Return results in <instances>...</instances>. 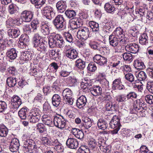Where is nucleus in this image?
<instances>
[{"instance_id":"c03bdc74","label":"nucleus","mask_w":153,"mask_h":153,"mask_svg":"<svg viewBox=\"0 0 153 153\" xmlns=\"http://www.w3.org/2000/svg\"><path fill=\"white\" fill-rule=\"evenodd\" d=\"M8 133V129L4 126H0V136L1 137H5Z\"/></svg>"},{"instance_id":"412c9836","label":"nucleus","mask_w":153,"mask_h":153,"mask_svg":"<svg viewBox=\"0 0 153 153\" xmlns=\"http://www.w3.org/2000/svg\"><path fill=\"white\" fill-rule=\"evenodd\" d=\"M18 52L15 48H12L7 51L6 56L11 59H14L17 56Z\"/></svg>"},{"instance_id":"a211bd4d","label":"nucleus","mask_w":153,"mask_h":153,"mask_svg":"<svg viewBox=\"0 0 153 153\" xmlns=\"http://www.w3.org/2000/svg\"><path fill=\"white\" fill-rule=\"evenodd\" d=\"M65 56L68 58L73 60L77 58L78 53L76 50L70 48L66 51Z\"/></svg>"},{"instance_id":"338daca9","label":"nucleus","mask_w":153,"mask_h":153,"mask_svg":"<svg viewBox=\"0 0 153 153\" xmlns=\"http://www.w3.org/2000/svg\"><path fill=\"white\" fill-rule=\"evenodd\" d=\"M31 53L28 51H26L23 52L22 55L27 60H29L31 59Z\"/></svg>"},{"instance_id":"4d7b16f0","label":"nucleus","mask_w":153,"mask_h":153,"mask_svg":"<svg viewBox=\"0 0 153 153\" xmlns=\"http://www.w3.org/2000/svg\"><path fill=\"white\" fill-rule=\"evenodd\" d=\"M76 153H90V151L88 149L83 146H81L78 149Z\"/></svg>"},{"instance_id":"69168bd1","label":"nucleus","mask_w":153,"mask_h":153,"mask_svg":"<svg viewBox=\"0 0 153 153\" xmlns=\"http://www.w3.org/2000/svg\"><path fill=\"white\" fill-rule=\"evenodd\" d=\"M97 68L95 65L93 63H89L87 67V69L91 72L95 71L97 69Z\"/></svg>"},{"instance_id":"4468645a","label":"nucleus","mask_w":153,"mask_h":153,"mask_svg":"<svg viewBox=\"0 0 153 153\" xmlns=\"http://www.w3.org/2000/svg\"><path fill=\"white\" fill-rule=\"evenodd\" d=\"M94 61L99 65H103L106 64L107 59L100 55L96 54L94 57Z\"/></svg>"},{"instance_id":"ea45409f","label":"nucleus","mask_w":153,"mask_h":153,"mask_svg":"<svg viewBox=\"0 0 153 153\" xmlns=\"http://www.w3.org/2000/svg\"><path fill=\"white\" fill-rule=\"evenodd\" d=\"M136 76L137 79L140 81L145 80L147 77L146 73L143 71H141L138 73H137Z\"/></svg>"},{"instance_id":"7c9ffc66","label":"nucleus","mask_w":153,"mask_h":153,"mask_svg":"<svg viewBox=\"0 0 153 153\" xmlns=\"http://www.w3.org/2000/svg\"><path fill=\"white\" fill-rule=\"evenodd\" d=\"M61 85L60 80L56 79L53 83L52 86L53 91L55 93L57 92L60 90V86Z\"/></svg>"},{"instance_id":"5fc2aeb1","label":"nucleus","mask_w":153,"mask_h":153,"mask_svg":"<svg viewBox=\"0 0 153 153\" xmlns=\"http://www.w3.org/2000/svg\"><path fill=\"white\" fill-rule=\"evenodd\" d=\"M66 81L70 84L71 86H73L76 84L77 81L74 76H70L66 79Z\"/></svg>"},{"instance_id":"c85d7f7f","label":"nucleus","mask_w":153,"mask_h":153,"mask_svg":"<svg viewBox=\"0 0 153 153\" xmlns=\"http://www.w3.org/2000/svg\"><path fill=\"white\" fill-rule=\"evenodd\" d=\"M40 31L43 35H48L50 33L49 26L46 24H42L40 26Z\"/></svg>"},{"instance_id":"1a4fd4ad","label":"nucleus","mask_w":153,"mask_h":153,"mask_svg":"<svg viewBox=\"0 0 153 153\" xmlns=\"http://www.w3.org/2000/svg\"><path fill=\"white\" fill-rule=\"evenodd\" d=\"M29 42L28 36L27 35H22L20 38L18 46L22 49L25 48L29 44Z\"/></svg>"},{"instance_id":"aec40b11","label":"nucleus","mask_w":153,"mask_h":153,"mask_svg":"<svg viewBox=\"0 0 153 153\" xmlns=\"http://www.w3.org/2000/svg\"><path fill=\"white\" fill-rule=\"evenodd\" d=\"M90 90L91 94L94 96H97L102 94V89L99 86H94L90 88Z\"/></svg>"},{"instance_id":"c756f323","label":"nucleus","mask_w":153,"mask_h":153,"mask_svg":"<svg viewBox=\"0 0 153 153\" xmlns=\"http://www.w3.org/2000/svg\"><path fill=\"white\" fill-rule=\"evenodd\" d=\"M33 40L34 46L36 48L38 44H39V43H40L43 40L41 39V37L39 35V34L38 33H37L34 35Z\"/></svg>"},{"instance_id":"ddd939ff","label":"nucleus","mask_w":153,"mask_h":153,"mask_svg":"<svg viewBox=\"0 0 153 153\" xmlns=\"http://www.w3.org/2000/svg\"><path fill=\"white\" fill-rule=\"evenodd\" d=\"M33 14L32 12L25 10L21 13V17L25 22H30L32 20Z\"/></svg>"},{"instance_id":"20e7f679","label":"nucleus","mask_w":153,"mask_h":153,"mask_svg":"<svg viewBox=\"0 0 153 153\" xmlns=\"http://www.w3.org/2000/svg\"><path fill=\"white\" fill-rule=\"evenodd\" d=\"M110 45L114 47L116 51L120 52L122 50L123 47L121 45L122 41L114 37L113 35H110L109 38Z\"/></svg>"},{"instance_id":"09e8293b","label":"nucleus","mask_w":153,"mask_h":153,"mask_svg":"<svg viewBox=\"0 0 153 153\" xmlns=\"http://www.w3.org/2000/svg\"><path fill=\"white\" fill-rule=\"evenodd\" d=\"M7 105L6 102L2 101H0V113H4L7 109Z\"/></svg>"},{"instance_id":"2eb2a0df","label":"nucleus","mask_w":153,"mask_h":153,"mask_svg":"<svg viewBox=\"0 0 153 153\" xmlns=\"http://www.w3.org/2000/svg\"><path fill=\"white\" fill-rule=\"evenodd\" d=\"M125 49L128 52L136 53L139 51V46L137 44L135 43H130L126 46Z\"/></svg>"},{"instance_id":"49530a36","label":"nucleus","mask_w":153,"mask_h":153,"mask_svg":"<svg viewBox=\"0 0 153 153\" xmlns=\"http://www.w3.org/2000/svg\"><path fill=\"white\" fill-rule=\"evenodd\" d=\"M126 100H133L134 99L136 98L137 95L134 92L131 91L128 92L126 95H125Z\"/></svg>"},{"instance_id":"052dcab7","label":"nucleus","mask_w":153,"mask_h":153,"mask_svg":"<svg viewBox=\"0 0 153 153\" xmlns=\"http://www.w3.org/2000/svg\"><path fill=\"white\" fill-rule=\"evenodd\" d=\"M64 36L66 41L71 43L73 41V38L72 35L68 33L65 32L64 33Z\"/></svg>"},{"instance_id":"f8f14e48","label":"nucleus","mask_w":153,"mask_h":153,"mask_svg":"<svg viewBox=\"0 0 153 153\" xmlns=\"http://www.w3.org/2000/svg\"><path fill=\"white\" fill-rule=\"evenodd\" d=\"M66 145L67 147L72 149H76L79 145L77 140L75 138H68L66 141Z\"/></svg>"},{"instance_id":"72a5a7b5","label":"nucleus","mask_w":153,"mask_h":153,"mask_svg":"<svg viewBox=\"0 0 153 153\" xmlns=\"http://www.w3.org/2000/svg\"><path fill=\"white\" fill-rule=\"evenodd\" d=\"M138 105L139 104H138V102L137 101L136 104H134L133 111H135L136 112H134V113H136L137 114H139L141 116H144V113H143V111H142V108L139 107Z\"/></svg>"},{"instance_id":"9d476101","label":"nucleus","mask_w":153,"mask_h":153,"mask_svg":"<svg viewBox=\"0 0 153 153\" xmlns=\"http://www.w3.org/2000/svg\"><path fill=\"white\" fill-rule=\"evenodd\" d=\"M24 148L27 152L31 153L33 152V150L36 149V146L35 143L33 140H27L25 142Z\"/></svg>"},{"instance_id":"774afa93","label":"nucleus","mask_w":153,"mask_h":153,"mask_svg":"<svg viewBox=\"0 0 153 153\" xmlns=\"http://www.w3.org/2000/svg\"><path fill=\"white\" fill-rule=\"evenodd\" d=\"M145 99L146 102L150 104L153 103V96L149 94L146 95L145 97Z\"/></svg>"},{"instance_id":"f3484780","label":"nucleus","mask_w":153,"mask_h":153,"mask_svg":"<svg viewBox=\"0 0 153 153\" xmlns=\"http://www.w3.org/2000/svg\"><path fill=\"white\" fill-rule=\"evenodd\" d=\"M111 35L116 37L120 40L123 42V39L124 37V35L123 33V29L120 27L116 28V30L113 32Z\"/></svg>"},{"instance_id":"2f4dec72","label":"nucleus","mask_w":153,"mask_h":153,"mask_svg":"<svg viewBox=\"0 0 153 153\" xmlns=\"http://www.w3.org/2000/svg\"><path fill=\"white\" fill-rule=\"evenodd\" d=\"M134 67L137 69L142 70L145 68V66L144 63L139 60L134 61Z\"/></svg>"},{"instance_id":"6e6552de","label":"nucleus","mask_w":153,"mask_h":153,"mask_svg":"<svg viewBox=\"0 0 153 153\" xmlns=\"http://www.w3.org/2000/svg\"><path fill=\"white\" fill-rule=\"evenodd\" d=\"M90 32L88 28H80L77 32V38L81 40H86L89 36Z\"/></svg>"},{"instance_id":"3c124183","label":"nucleus","mask_w":153,"mask_h":153,"mask_svg":"<svg viewBox=\"0 0 153 153\" xmlns=\"http://www.w3.org/2000/svg\"><path fill=\"white\" fill-rule=\"evenodd\" d=\"M36 129L40 133H43L46 131V128L43 124L38 123L36 126Z\"/></svg>"},{"instance_id":"de8ad7c7","label":"nucleus","mask_w":153,"mask_h":153,"mask_svg":"<svg viewBox=\"0 0 153 153\" xmlns=\"http://www.w3.org/2000/svg\"><path fill=\"white\" fill-rule=\"evenodd\" d=\"M62 95L64 97H72L73 93L70 89L68 88H66L62 92Z\"/></svg>"},{"instance_id":"393cba45","label":"nucleus","mask_w":153,"mask_h":153,"mask_svg":"<svg viewBox=\"0 0 153 153\" xmlns=\"http://www.w3.org/2000/svg\"><path fill=\"white\" fill-rule=\"evenodd\" d=\"M56 7L58 11L61 13H63L66 7V2L63 1H58L56 3Z\"/></svg>"},{"instance_id":"7ed1b4c3","label":"nucleus","mask_w":153,"mask_h":153,"mask_svg":"<svg viewBox=\"0 0 153 153\" xmlns=\"http://www.w3.org/2000/svg\"><path fill=\"white\" fill-rule=\"evenodd\" d=\"M40 110L39 108H33L28 116L27 118L30 123H35L39 121L41 117Z\"/></svg>"},{"instance_id":"f257e3e1","label":"nucleus","mask_w":153,"mask_h":153,"mask_svg":"<svg viewBox=\"0 0 153 153\" xmlns=\"http://www.w3.org/2000/svg\"><path fill=\"white\" fill-rule=\"evenodd\" d=\"M48 44L51 48L56 47L61 48L65 46V42L62 37L58 34L52 35L49 37Z\"/></svg>"},{"instance_id":"6ab92c4d","label":"nucleus","mask_w":153,"mask_h":153,"mask_svg":"<svg viewBox=\"0 0 153 153\" xmlns=\"http://www.w3.org/2000/svg\"><path fill=\"white\" fill-rule=\"evenodd\" d=\"M87 102L86 97L82 95L77 99L76 105L79 108H81L85 106Z\"/></svg>"},{"instance_id":"58836bf2","label":"nucleus","mask_w":153,"mask_h":153,"mask_svg":"<svg viewBox=\"0 0 153 153\" xmlns=\"http://www.w3.org/2000/svg\"><path fill=\"white\" fill-rule=\"evenodd\" d=\"M65 14L67 18L72 19L76 16V13L74 10L68 9L65 11Z\"/></svg>"},{"instance_id":"cd10ccee","label":"nucleus","mask_w":153,"mask_h":153,"mask_svg":"<svg viewBox=\"0 0 153 153\" xmlns=\"http://www.w3.org/2000/svg\"><path fill=\"white\" fill-rule=\"evenodd\" d=\"M47 42L45 41H42L39 44H38L36 48L39 47L38 50L41 52L46 53L47 51Z\"/></svg>"},{"instance_id":"473e14b6","label":"nucleus","mask_w":153,"mask_h":153,"mask_svg":"<svg viewBox=\"0 0 153 153\" xmlns=\"http://www.w3.org/2000/svg\"><path fill=\"white\" fill-rule=\"evenodd\" d=\"M97 126L99 128L102 130H105L108 126L107 123L102 119H100L98 120Z\"/></svg>"},{"instance_id":"a19ab883","label":"nucleus","mask_w":153,"mask_h":153,"mask_svg":"<svg viewBox=\"0 0 153 153\" xmlns=\"http://www.w3.org/2000/svg\"><path fill=\"white\" fill-rule=\"evenodd\" d=\"M83 120L84 123L83 126L86 129H88L91 127L93 122L92 120L89 118L86 117Z\"/></svg>"},{"instance_id":"e433bc0d","label":"nucleus","mask_w":153,"mask_h":153,"mask_svg":"<svg viewBox=\"0 0 153 153\" xmlns=\"http://www.w3.org/2000/svg\"><path fill=\"white\" fill-rule=\"evenodd\" d=\"M89 25L93 32H97L99 30V24L94 21H91L89 22Z\"/></svg>"},{"instance_id":"0e129e2a","label":"nucleus","mask_w":153,"mask_h":153,"mask_svg":"<svg viewBox=\"0 0 153 153\" xmlns=\"http://www.w3.org/2000/svg\"><path fill=\"white\" fill-rule=\"evenodd\" d=\"M125 77L127 80L131 82L134 80V76L131 73H128L125 75Z\"/></svg>"},{"instance_id":"423d86ee","label":"nucleus","mask_w":153,"mask_h":153,"mask_svg":"<svg viewBox=\"0 0 153 153\" xmlns=\"http://www.w3.org/2000/svg\"><path fill=\"white\" fill-rule=\"evenodd\" d=\"M53 121L54 125L60 129H63L65 128L67 121L63 116L59 115L55 116Z\"/></svg>"},{"instance_id":"39448f33","label":"nucleus","mask_w":153,"mask_h":153,"mask_svg":"<svg viewBox=\"0 0 153 153\" xmlns=\"http://www.w3.org/2000/svg\"><path fill=\"white\" fill-rule=\"evenodd\" d=\"M110 127L114 129L111 131V133L112 134L117 133L121 126L120 120L117 116H114L109 123Z\"/></svg>"},{"instance_id":"e2e57ef3","label":"nucleus","mask_w":153,"mask_h":153,"mask_svg":"<svg viewBox=\"0 0 153 153\" xmlns=\"http://www.w3.org/2000/svg\"><path fill=\"white\" fill-rule=\"evenodd\" d=\"M146 88L149 92L153 94V81H149L148 82Z\"/></svg>"},{"instance_id":"c9c22d12","label":"nucleus","mask_w":153,"mask_h":153,"mask_svg":"<svg viewBox=\"0 0 153 153\" xmlns=\"http://www.w3.org/2000/svg\"><path fill=\"white\" fill-rule=\"evenodd\" d=\"M7 85L10 87H14L16 84V78L10 77L7 78L6 80Z\"/></svg>"},{"instance_id":"680f3d73","label":"nucleus","mask_w":153,"mask_h":153,"mask_svg":"<svg viewBox=\"0 0 153 153\" xmlns=\"http://www.w3.org/2000/svg\"><path fill=\"white\" fill-rule=\"evenodd\" d=\"M123 57L125 60L130 61L132 58V54L129 53H125L123 54Z\"/></svg>"},{"instance_id":"6e6d98bb","label":"nucleus","mask_w":153,"mask_h":153,"mask_svg":"<svg viewBox=\"0 0 153 153\" xmlns=\"http://www.w3.org/2000/svg\"><path fill=\"white\" fill-rule=\"evenodd\" d=\"M115 105L111 102H109L106 105V108L107 111H115Z\"/></svg>"},{"instance_id":"f704fd0d","label":"nucleus","mask_w":153,"mask_h":153,"mask_svg":"<svg viewBox=\"0 0 153 153\" xmlns=\"http://www.w3.org/2000/svg\"><path fill=\"white\" fill-rule=\"evenodd\" d=\"M148 42V39L146 33L143 34L139 38V43L142 45H145Z\"/></svg>"},{"instance_id":"0eeeda50","label":"nucleus","mask_w":153,"mask_h":153,"mask_svg":"<svg viewBox=\"0 0 153 153\" xmlns=\"http://www.w3.org/2000/svg\"><path fill=\"white\" fill-rule=\"evenodd\" d=\"M42 12L47 19L51 20L55 16V13L53 12V8L49 6L45 7L42 10Z\"/></svg>"},{"instance_id":"f03ea898","label":"nucleus","mask_w":153,"mask_h":153,"mask_svg":"<svg viewBox=\"0 0 153 153\" xmlns=\"http://www.w3.org/2000/svg\"><path fill=\"white\" fill-rule=\"evenodd\" d=\"M65 21L63 15H58L53 20L52 23L57 30H63L65 28Z\"/></svg>"},{"instance_id":"5701e85b","label":"nucleus","mask_w":153,"mask_h":153,"mask_svg":"<svg viewBox=\"0 0 153 153\" xmlns=\"http://www.w3.org/2000/svg\"><path fill=\"white\" fill-rule=\"evenodd\" d=\"M48 52L49 56L51 59L55 60L58 59L59 56V52H60L59 49H51Z\"/></svg>"},{"instance_id":"79ce46f5","label":"nucleus","mask_w":153,"mask_h":153,"mask_svg":"<svg viewBox=\"0 0 153 153\" xmlns=\"http://www.w3.org/2000/svg\"><path fill=\"white\" fill-rule=\"evenodd\" d=\"M27 110L25 108H22L19 111L18 114L20 118L23 120H25L26 117V113Z\"/></svg>"},{"instance_id":"b1692460","label":"nucleus","mask_w":153,"mask_h":153,"mask_svg":"<svg viewBox=\"0 0 153 153\" xmlns=\"http://www.w3.org/2000/svg\"><path fill=\"white\" fill-rule=\"evenodd\" d=\"M73 134L77 138L82 139L84 137V134L82 131L78 128H73L71 130Z\"/></svg>"},{"instance_id":"37998d69","label":"nucleus","mask_w":153,"mask_h":153,"mask_svg":"<svg viewBox=\"0 0 153 153\" xmlns=\"http://www.w3.org/2000/svg\"><path fill=\"white\" fill-rule=\"evenodd\" d=\"M75 65L80 69H83L85 66V62L80 59H79L75 62Z\"/></svg>"},{"instance_id":"4be33fe9","label":"nucleus","mask_w":153,"mask_h":153,"mask_svg":"<svg viewBox=\"0 0 153 153\" xmlns=\"http://www.w3.org/2000/svg\"><path fill=\"white\" fill-rule=\"evenodd\" d=\"M89 44L91 48L98 51L100 52H103L106 49L105 47L102 46L98 44H96L94 42L90 41Z\"/></svg>"},{"instance_id":"8fccbe9b","label":"nucleus","mask_w":153,"mask_h":153,"mask_svg":"<svg viewBox=\"0 0 153 153\" xmlns=\"http://www.w3.org/2000/svg\"><path fill=\"white\" fill-rule=\"evenodd\" d=\"M9 12L11 14H15L17 12V7L15 5L12 4L10 5L8 8Z\"/></svg>"},{"instance_id":"603ef678","label":"nucleus","mask_w":153,"mask_h":153,"mask_svg":"<svg viewBox=\"0 0 153 153\" xmlns=\"http://www.w3.org/2000/svg\"><path fill=\"white\" fill-rule=\"evenodd\" d=\"M116 100L119 102H123L126 101L125 94H122L117 95L115 98Z\"/></svg>"},{"instance_id":"a18cd8bd","label":"nucleus","mask_w":153,"mask_h":153,"mask_svg":"<svg viewBox=\"0 0 153 153\" xmlns=\"http://www.w3.org/2000/svg\"><path fill=\"white\" fill-rule=\"evenodd\" d=\"M39 23L38 20H33L30 23L31 27L33 32H36L37 30V28L39 26Z\"/></svg>"},{"instance_id":"9b49d317","label":"nucleus","mask_w":153,"mask_h":153,"mask_svg":"<svg viewBox=\"0 0 153 153\" xmlns=\"http://www.w3.org/2000/svg\"><path fill=\"white\" fill-rule=\"evenodd\" d=\"M12 108L15 111L22 104L20 98L17 96H13L11 99Z\"/></svg>"},{"instance_id":"dca6fc26","label":"nucleus","mask_w":153,"mask_h":153,"mask_svg":"<svg viewBox=\"0 0 153 153\" xmlns=\"http://www.w3.org/2000/svg\"><path fill=\"white\" fill-rule=\"evenodd\" d=\"M19 140L16 138L13 139L10 146V150L12 152H17L19 149Z\"/></svg>"},{"instance_id":"a878e982","label":"nucleus","mask_w":153,"mask_h":153,"mask_svg":"<svg viewBox=\"0 0 153 153\" xmlns=\"http://www.w3.org/2000/svg\"><path fill=\"white\" fill-rule=\"evenodd\" d=\"M61 101V98L59 95L55 94L53 96L52 102L54 106L57 107L60 104Z\"/></svg>"},{"instance_id":"864d4df0","label":"nucleus","mask_w":153,"mask_h":153,"mask_svg":"<svg viewBox=\"0 0 153 153\" xmlns=\"http://www.w3.org/2000/svg\"><path fill=\"white\" fill-rule=\"evenodd\" d=\"M64 110L66 111V115L68 117L72 119L76 117V115L74 111L68 109H64Z\"/></svg>"},{"instance_id":"bf43d9fd","label":"nucleus","mask_w":153,"mask_h":153,"mask_svg":"<svg viewBox=\"0 0 153 153\" xmlns=\"http://www.w3.org/2000/svg\"><path fill=\"white\" fill-rule=\"evenodd\" d=\"M130 132L131 131L129 130L126 128L122 129L120 131V134L124 137L129 136Z\"/></svg>"},{"instance_id":"bb28decb","label":"nucleus","mask_w":153,"mask_h":153,"mask_svg":"<svg viewBox=\"0 0 153 153\" xmlns=\"http://www.w3.org/2000/svg\"><path fill=\"white\" fill-rule=\"evenodd\" d=\"M7 33L9 36L15 38L17 37L20 35V31L18 29H10L8 30Z\"/></svg>"},{"instance_id":"4c0bfd02","label":"nucleus","mask_w":153,"mask_h":153,"mask_svg":"<svg viewBox=\"0 0 153 153\" xmlns=\"http://www.w3.org/2000/svg\"><path fill=\"white\" fill-rule=\"evenodd\" d=\"M104 8L106 12L108 13H112L115 9L114 6L109 2L105 4Z\"/></svg>"},{"instance_id":"13d9d810","label":"nucleus","mask_w":153,"mask_h":153,"mask_svg":"<svg viewBox=\"0 0 153 153\" xmlns=\"http://www.w3.org/2000/svg\"><path fill=\"white\" fill-rule=\"evenodd\" d=\"M138 104H139V107L141 108H142V111H143V113H145L146 110L147 108L146 106V104L143 101H141L140 100L137 101Z\"/></svg>"}]
</instances>
